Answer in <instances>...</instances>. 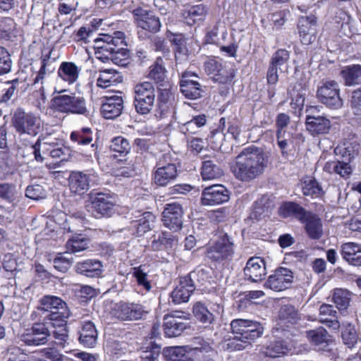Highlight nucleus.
<instances>
[{
	"instance_id": "f257e3e1",
	"label": "nucleus",
	"mask_w": 361,
	"mask_h": 361,
	"mask_svg": "<svg viewBox=\"0 0 361 361\" xmlns=\"http://www.w3.org/2000/svg\"><path fill=\"white\" fill-rule=\"evenodd\" d=\"M268 157L257 147H249L236 157L231 166L234 176L244 182H249L261 175L267 168Z\"/></svg>"
},
{
	"instance_id": "f03ea898",
	"label": "nucleus",
	"mask_w": 361,
	"mask_h": 361,
	"mask_svg": "<svg viewBox=\"0 0 361 361\" xmlns=\"http://www.w3.org/2000/svg\"><path fill=\"white\" fill-rule=\"evenodd\" d=\"M279 214L283 218L294 217L304 225L305 232L310 240H318L323 235L322 221L319 215L296 202H283L279 207Z\"/></svg>"
},
{
	"instance_id": "7ed1b4c3",
	"label": "nucleus",
	"mask_w": 361,
	"mask_h": 361,
	"mask_svg": "<svg viewBox=\"0 0 361 361\" xmlns=\"http://www.w3.org/2000/svg\"><path fill=\"white\" fill-rule=\"evenodd\" d=\"M235 250L233 237L226 232H221L216 239L210 240L207 244L205 257L212 262L224 265L233 259Z\"/></svg>"
},
{
	"instance_id": "20e7f679",
	"label": "nucleus",
	"mask_w": 361,
	"mask_h": 361,
	"mask_svg": "<svg viewBox=\"0 0 361 361\" xmlns=\"http://www.w3.org/2000/svg\"><path fill=\"white\" fill-rule=\"evenodd\" d=\"M59 94L51 99L53 108L61 113L80 114L85 116L89 115L86 100L83 97L77 96L75 93H68L67 90H54Z\"/></svg>"
},
{
	"instance_id": "39448f33",
	"label": "nucleus",
	"mask_w": 361,
	"mask_h": 361,
	"mask_svg": "<svg viewBox=\"0 0 361 361\" xmlns=\"http://www.w3.org/2000/svg\"><path fill=\"white\" fill-rule=\"evenodd\" d=\"M203 70L209 78L219 84L231 85L235 76L234 68L228 67L222 59L209 56H207L203 63Z\"/></svg>"
},
{
	"instance_id": "423d86ee",
	"label": "nucleus",
	"mask_w": 361,
	"mask_h": 361,
	"mask_svg": "<svg viewBox=\"0 0 361 361\" xmlns=\"http://www.w3.org/2000/svg\"><path fill=\"white\" fill-rule=\"evenodd\" d=\"M11 123L17 133L35 137L42 130V121L39 115L17 109L13 113Z\"/></svg>"
},
{
	"instance_id": "0eeeda50",
	"label": "nucleus",
	"mask_w": 361,
	"mask_h": 361,
	"mask_svg": "<svg viewBox=\"0 0 361 361\" xmlns=\"http://www.w3.org/2000/svg\"><path fill=\"white\" fill-rule=\"evenodd\" d=\"M157 104L155 116L159 118L173 114L176 104V87L166 82L157 87Z\"/></svg>"
},
{
	"instance_id": "6e6552de",
	"label": "nucleus",
	"mask_w": 361,
	"mask_h": 361,
	"mask_svg": "<svg viewBox=\"0 0 361 361\" xmlns=\"http://www.w3.org/2000/svg\"><path fill=\"white\" fill-rule=\"evenodd\" d=\"M231 328L236 339L248 343L260 337L263 333V327L259 322L248 319H234L231 323Z\"/></svg>"
},
{
	"instance_id": "1a4fd4ad",
	"label": "nucleus",
	"mask_w": 361,
	"mask_h": 361,
	"mask_svg": "<svg viewBox=\"0 0 361 361\" xmlns=\"http://www.w3.org/2000/svg\"><path fill=\"white\" fill-rule=\"evenodd\" d=\"M318 100L330 109H338L343 106L340 88L337 82L328 80L322 82L317 90Z\"/></svg>"
},
{
	"instance_id": "9d476101",
	"label": "nucleus",
	"mask_w": 361,
	"mask_h": 361,
	"mask_svg": "<svg viewBox=\"0 0 361 361\" xmlns=\"http://www.w3.org/2000/svg\"><path fill=\"white\" fill-rule=\"evenodd\" d=\"M320 109L317 106H309L306 108V130L313 136L327 134L331 128L329 118L319 116Z\"/></svg>"
},
{
	"instance_id": "9b49d317",
	"label": "nucleus",
	"mask_w": 361,
	"mask_h": 361,
	"mask_svg": "<svg viewBox=\"0 0 361 361\" xmlns=\"http://www.w3.org/2000/svg\"><path fill=\"white\" fill-rule=\"evenodd\" d=\"M200 271H192L185 276L179 277V283L171 293L172 301L175 304H181L189 300L195 289L194 279Z\"/></svg>"
},
{
	"instance_id": "f8f14e48",
	"label": "nucleus",
	"mask_w": 361,
	"mask_h": 361,
	"mask_svg": "<svg viewBox=\"0 0 361 361\" xmlns=\"http://www.w3.org/2000/svg\"><path fill=\"white\" fill-rule=\"evenodd\" d=\"M293 279V272L290 269L280 267L269 276L264 286L276 292L283 291L291 287Z\"/></svg>"
},
{
	"instance_id": "ddd939ff",
	"label": "nucleus",
	"mask_w": 361,
	"mask_h": 361,
	"mask_svg": "<svg viewBox=\"0 0 361 361\" xmlns=\"http://www.w3.org/2000/svg\"><path fill=\"white\" fill-rule=\"evenodd\" d=\"M183 209L180 203L166 204L161 214L164 226L174 232L180 231L183 228Z\"/></svg>"
},
{
	"instance_id": "4468645a",
	"label": "nucleus",
	"mask_w": 361,
	"mask_h": 361,
	"mask_svg": "<svg viewBox=\"0 0 361 361\" xmlns=\"http://www.w3.org/2000/svg\"><path fill=\"white\" fill-rule=\"evenodd\" d=\"M52 327L44 321L33 324L29 332L22 335L21 341L28 346H38L47 342Z\"/></svg>"
},
{
	"instance_id": "2eb2a0df",
	"label": "nucleus",
	"mask_w": 361,
	"mask_h": 361,
	"mask_svg": "<svg viewBox=\"0 0 361 361\" xmlns=\"http://www.w3.org/2000/svg\"><path fill=\"white\" fill-rule=\"evenodd\" d=\"M290 56V51L286 49L280 48L274 51L269 60L267 71V82L269 85H275L279 81V69L287 64Z\"/></svg>"
},
{
	"instance_id": "dca6fc26",
	"label": "nucleus",
	"mask_w": 361,
	"mask_h": 361,
	"mask_svg": "<svg viewBox=\"0 0 361 361\" xmlns=\"http://www.w3.org/2000/svg\"><path fill=\"white\" fill-rule=\"evenodd\" d=\"M154 87L152 82L137 84V113L148 114L154 102Z\"/></svg>"
},
{
	"instance_id": "f3484780",
	"label": "nucleus",
	"mask_w": 361,
	"mask_h": 361,
	"mask_svg": "<svg viewBox=\"0 0 361 361\" xmlns=\"http://www.w3.org/2000/svg\"><path fill=\"white\" fill-rule=\"evenodd\" d=\"M184 317L178 312H172L164 316L163 331L165 336L173 338L179 336L190 327L183 322Z\"/></svg>"
},
{
	"instance_id": "a211bd4d",
	"label": "nucleus",
	"mask_w": 361,
	"mask_h": 361,
	"mask_svg": "<svg viewBox=\"0 0 361 361\" xmlns=\"http://www.w3.org/2000/svg\"><path fill=\"white\" fill-rule=\"evenodd\" d=\"M230 192L223 185L206 187L202 192L201 204L204 206L221 204L229 200Z\"/></svg>"
},
{
	"instance_id": "6ab92c4d",
	"label": "nucleus",
	"mask_w": 361,
	"mask_h": 361,
	"mask_svg": "<svg viewBox=\"0 0 361 361\" xmlns=\"http://www.w3.org/2000/svg\"><path fill=\"white\" fill-rule=\"evenodd\" d=\"M245 279L252 283L263 281L267 275L266 262L260 257H250L243 269Z\"/></svg>"
},
{
	"instance_id": "aec40b11",
	"label": "nucleus",
	"mask_w": 361,
	"mask_h": 361,
	"mask_svg": "<svg viewBox=\"0 0 361 361\" xmlns=\"http://www.w3.org/2000/svg\"><path fill=\"white\" fill-rule=\"evenodd\" d=\"M92 212L95 218L109 216L114 212V202L109 194L99 192L92 197Z\"/></svg>"
},
{
	"instance_id": "412c9836",
	"label": "nucleus",
	"mask_w": 361,
	"mask_h": 361,
	"mask_svg": "<svg viewBox=\"0 0 361 361\" xmlns=\"http://www.w3.org/2000/svg\"><path fill=\"white\" fill-rule=\"evenodd\" d=\"M317 18L311 15L301 16L298 19V30L300 41L304 44H310L316 39L317 32Z\"/></svg>"
},
{
	"instance_id": "4be33fe9",
	"label": "nucleus",
	"mask_w": 361,
	"mask_h": 361,
	"mask_svg": "<svg viewBox=\"0 0 361 361\" xmlns=\"http://www.w3.org/2000/svg\"><path fill=\"white\" fill-rule=\"evenodd\" d=\"M114 32V35L108 34H101L100 37L94 39L95 56L97 59L105 63V59L108 57V53L113 51V45L116 46L121 43V37H118Z\"/></svg>"
},
{
	"instance_id": "5701e85b",
	"label": "nucleus",
	"mask_w": 361,
	"mask_h": 361,
	"mask_svg": "<svg viewBox=\"0 0 361 361\" xmlns=\"http://www.w3.org/2000/svg\"><path fill=\"white\" fill-rule=\"evenodd\" d=\"M360 149V144L356 133L351 132L348 137L344 138L343 142L338 145L336 150L338 151V154L343 159L351 162L359 155Z\"/></svg>"
},
{
	"instance_id": "b1692460",
	"label": "nucleus",
	"mask_w": 361,
	"mask_h": 361,
	"mask_svg": "<svg viewBox=\"0 0 361 361\" xmlns=\"http://www.w3.org/2000/svg\"><path fill=\"white\" fill-rule=\"evenodd\" d=\"M161 22L159 17L156 16L152 11L145 10L142 13L141 8H137V27L149 34H154L159 31Z\"/></svg>"
},
{
	"instance_id": "393cba45",
	"label": "nucleus",
	"mask_w": 361,
	"mask_h": 361,
	"mask_svg": "<svg viewBox=\"0 0 361 361\" xmlns=\"http://www.w3.org/2000/svg\"><path fill=\"white\" fill-rule=\"evenodd\" d=\"M208 10L204 4L186 5L181 10V18L189 26L202 22L205 20Z\"/></svg>"
},
{
	"instance_id": "a878e982",
	"label": "nucleus",
	"mask_w": 361,
	"mask_h": 361,
	"mask_svg": "<svg viewBox=\"0 0 361 361\" xmlns=\"http://www.w3.org/2000/svg\"><path fill=\"white\" fill-rule=\"evenodd\" d=\"M92 175L82 171H72L68 178V185L72 193L82 195L90 187Z\"/></svg>"
},
{
	"instance_id": "bb28decb",
	"label": "nucleus",
	"mask_w": 361,
	"mask_h": 361,
	"mask_svg": "<svg viewBox=\"0 0 361 361\" xmlns=\"http://www.w3.org/2000/svg\"><path fill=\"white\" fill-rule=\"evenodd\" d=\"M178 176L177 166L175 164L169 163L161 166V161L157 164L154 173V182L158 186H166Z\"/></svg>"
},
{
	"instance_id": "cd10ccee",
	"label": "nucleus",
	"mask_w": 361,
	"mask_h": 361,
	"mask_svg": "<svg viewBox=\"0 0 361 361\" xmlns=\"http://www.w3.org/2000/svg\"><path fill=\"white\" fill-rule=\"evenodd\" d=\"M274 207V200L267 195H263L254 202L249 217L252 220H261L269 216Z\"/></svg>"
},
{
	"instance_id": "c85d7f7f",
	"label": "nucleus",
	"mask_w": 361,
	"mask_h": 361,
	"mask_svg": "<svg viewBox=\"0 0 361 361\" xmlns=\"http://www.w3.org/2000/svg\"><path fill=\"white\" fill-rule=\"evenodd\" d=\"M116 35L121 37V43H118L116 46L113 45V51H110L108 53V57L105 59V63L112 61L114 63L125 66L128 64V60L130 57V51L128 49L124 48L126 44L124 41V34L121 32H117Z\"/></svg>"
},
{
	"instance_id": "c756f323",
	"label": "nucleus",
	"mask_w": 361,
	"mask_h": 361,
	"mask_svg": "<svg viewBox=\"0 0 361 361\" xmlns=\"http://www.w3.org/2000/svg\"><path fill=\"white\" fill-rule=\"evenodd\" d=\"M51 307H57L61 309L62 317L66 314V303L60 298L53 295H44L39 300V305L37 307V310L31 314L32 319L42 314V312L48 311Z\"/></svg>"
},
{
	"instance_id": "7c9ffc66",
	"label": "nucleus",
	"mask_w": 361,
	"mask_h": 361,
	"mask_svg": "<svg viewBox=\"0 0 361 361\" xmlns=\"http://www.w3.org/2000/svg\"><path fill=\"white\" fill-rule=\"evenodd\" d=\"M305 334L310 344L317 350H324L331 341V336L323 326L306 331Z\"/></svg>"
},
{
	"instance_id": "2f4dec72",
	"label": "nucleus",
	"mask_w": 361,
	"mask_h": 361,
	"mask_svg": "<svg viewBox=\"0 0 361 361\" xmlns=\"http://www.w3.org/2000/svg\"><path fill=\"white\" fill-rule=\"evenodd\" d=\"M340 253L348 264L361 267V244L354 242L343 243L341 246Z\"/></svg>"
},
{
	"instance_id": "473e14b6",
	"label": "nucleus",
	"mask_w": 361,
	"mask_h": 361,
	"mask_svg": "<svg viewBox=\"0 0 361 361\" xmlns=\"http://www.w3.org/2000/svg\"><path fill=\"white\" fill-rule=\"evenodd\" d=\"M180 90L183 95L189 99H197L202 97L203 90L197 80L188 78V74L183 73L180 80Z\"/></svg>"
},
{
	"instance_id": "72a5a7b5",
	"label": "nucleus",
	"mask_w": 361,
	"mask_h": 361,
	"mask_svg": "<svg viewBox=\"0 0 361 361\" xmlns=\"http://www.w3.org/2000/svg\"><path fill=\"white\" fill-rule=\"evenodd\" d=\"M123 104L121 97L106 98L101 106V114L106 119H114L121 115L123 109Z\"/></svg>"
},
{
	"instance_id": "f704fd0d",
	"label": "nucleus",
	"mask_w": 361,
	"mask_h": 361,
	"mask_svg": "<svg viewBox=\"0 0 361 361\" xmlns=\"http://www.w3.org/2000/svg\"><path fill=\"white\" fill-rule=\"evenodd\" d=\"M59 312H61V309L57 307H51L48 311L42 312L39 317L40 321H44L49 324L52 328L62 327L67 324L66 319L70 316V310L66 305V315L63 317Z\"/></svg>"
},
{
	"instance_id": "c9c22d12",
	"label": "nucleus",
	"mask_w": 361,
	"mask_h": 361,
	"mask_svg": "<svg viewBox=\"0 0 361 361\" xmlns=\"http://www.w3.org/2000/svg\"><path fill=\"white\" fill-rule=\"evenodd\" d=\"M109 312L112 318L123 321L132 320L135 314L133 304L124 302H111Z\"/></svg>"
},
{
	"instance_id": "e433bc0d",
	"label": "nucleus",
	"mask_w": 361,
	"mask_h": 361,
	"mask_svg": "<svg viewBox=\"0 0 361 361\" xmlns=\"http://www.w3.org/2000/svg\"><path fill=\"white\" fill-rule=\"evenodd\" d=\"M338 312L334 307L329 304H322L319 307V322L334 330L340 329Z\"/></svg>"
},
{
	"instance_id": "4c0bfd02",
	"label": "nucleus",
	"mask_w": 361,
	"mask_h": 361,
	"mask_svg": "<svg viewBox=\"0 0 361 361\" xmlns=\"http://www.w3.org/2000/svg\"><path fill=\"white\" fill-rule=\"evenodd\" d=\"M123 81L121 73L112 69H99V76L97 79V85L101 88H107L115 86Z\"/></svg>"
},
{
	"instance_id": "58836bf2",
	"label": "nucleus",
	"mask_w": 361,
	"mask_h": 361,
	"mask_svg": "<svg viewBox=\"0 0 361 361\" xmlns=\"http://www.w3.org/2000/svg\"><path fill=\"white\" fill-rule=\"evenodd\" d=\"M166 73L164 59L159 56L149 67L147 78L153 80L157 85V87H160L162 84L170 82L166 80Z\"/></svg>"
},
{
	"instance_id": "ea45409f",
	"label": "nucleus",
	"mask_w": 361,
	"mask_h": 361,
	"mask_svg": "<svg viewBox=\"0 0 361 361\" xmlns=\"http://www.w3.org/2000/svg\"><path fill=\"white\" fill-rule=\"evenodd\" d=\"M77 273L90 278L98 277L102 274V264L97 259H87L75 265Z\"/></svg>"
},
{
	"instance_id": "a19ab883",
	"label": "nucleus",
	"mask_w": 361,
	"mask_h": 361,
	"mask_svg": "<svg viewBox=\"0 0 361 361\" xmlns=\"http://www.w3.org/2000/svg\"><path fill=\"white\" fill-rule=\"evenodd\" d=\"M279 324L281 326H293L300 319L298 311L292 305H282L278 313Z\"/></svg>"
},
{
	"instance_id": "79ce46f5",
	"label": "nucleus",
	"mask_w": 361,
	"mask_h": 361,
	"mask_svg": "<svg viewBox=\"0 0 361 361\" xmlns=\"http://www.w3.org/2000/svg\"><path fill=\"white\" fill-rule=\"evenodd\" d=\"M151 239L150 247L154 251L171 248L176 240V237L168 231L156 232Z\"/></svg>"
},
{
	"instance_id": "37998d69",
	"label": "nucleus",
	"mask_w": 361,
	"mask_h": 361,
	"mask_svg": "<svg viewBox=\"0 0 361 361\" xmlns=\"http://www.w3.org/2000/svg\"><path fill=\"white\" fill-rule=\"evenodd\" d=\"M301 191L304 196L310 197L312 199L322 198L324 195V191L322 185L314 177H308L301 183Z\"/></svg>"
},
{
	"instance_id": "c03bdc74",
	"label": "nucleus",
	"mask_w": 361,
	"mask_h": 361,
	"mask_svg": "<svg viewBox=\"0 0 361 361\" xmlns=\"http://www.w3.org/2000/svg\"><path fill=\"white\" fill-rule=\"evenodd\" d=\"M79 341L85 347L92 348L97 340V331L92 322H85L80 331Z\"/></svg>"
},
{
	"instance_id": "a18cd8bd",
	"label": "nucleus",
	"mask_w": 361,
	"mask_h": 361,
	"mask_svg": "<svg viewBox=\"0 0 361 361\" xmlns=\"http://www.w3.org/2000/svg\"><path fill=\"white\" fill-rule=\"evenodd\" d=\"M190 347L171 346L164 350V355L169 361H193Z\"/></svg>"
},
{
	"instance_id": "49530a36",
	"label": "nucleus",
	"mask_w": 361,
	"mask_h": 361,
	"mask_svg": "<svg viewBox=\"0 0 361 361\" xmlns=\"http://www.w3.org/2000/svg\"><path fill=\"white\" fill-rule=\"evenodd\" d=\"M80 72V68L73 62H62L58 69V75L69 84L75 82Z\"/></svg>"
},
{
	"instance_id": "de8ad7c7",
	"label": "nucleus",
	"mask_w": 361,
	"mask_h": 361,
	"mask_svg": "<svg viewBox=\"0 0 361 361\" xmlns=\"http://www.w3.org/2000/svg\"><path fill=\"white\" fill-rule=\"evenodd\" d=\"M340 75L345 86H353L359 83L361 78V65L353 64L344 66L340 72Z\"/></svg>"
},
{
	"instance_id": "09e8293b",
	"label": "nucleus",
	"mask_w": 361,
	"mask_h": 361,
	"mask_svg": "<svg viewBox=\"0 0 361 361\" xmlns=\"http://www.w3.org/2000/svg\"><path fill=\"white\" fill-rule=\"evenodd\" d=\"M137 217V237H139L152 229L156 216L151 212H145Z\"/></svg>"
},
{
	"instance_id": "8fccbe9b",
	"label": "nucleus",
	"mask_w": 361,
	"mask_h": 361,
	"mask_svg": "<svg viewBox=\"0 0 361 361\" xmlns=\"http://www.w3.org/2000/svg\"><path fill=\"white\" fill-rule=\"evenodd\" d=\"M224 174L223 170L212 160L202 161L201 176L203 180H213L221 177Z\"/></svg>"
},
{
	"instance_id": "3c124183",
	"label": "nucleus",
	"mask_w": 361,
	"mask_h": 361,
	"mask_svg": "<svg viewBox=\"0 0 361 361\" xmlns=\"http://www.w3.org/2000/svg\"><path fill=\"white\" fill-rule=\"evenodd\" d=\"M138 350L141 361H158L161 354V346L154 341H149L146 346H141Z\"/></svg>"
},
{
	"instance_id": "603ef678",
	"label": "nucleus",
	"mask_w": 361,
	"mask_h": 361,
	"mask_svg": "<svg viewBox=\"0 0 361 361\" xmlns=\"http://www.w3.org/2000/svg\"><path fill=\"white\" fill-rule=\"evenodd\" d=\"M192 313L195 317L203 324H210L214 320V314L201 302H197L193 305Z\"/></svg>"
},
{
	"instance_id": "864d4df0",
	"label": "nucleus",
	"mask_w": 361,
	"mask_h": 361,
	"mask_svg": "<svg viewBox=\"0 0 361 361\" xmlns=\"http://www.w3.org/2000/svg\"><path fill=\"white\" fill-rule=\"evenodd\" d=\"M341 338L343 343L349 348H353L358 341V334L351 324H343L341 330Z\"/></svg>"
},
{
	"instance_id": "5fc2aeb1",
	"label": "nucleus",
	"mask_w": 361,
	"mask_h": 361,
	"mask_svg": "<svg viewBox=\"0 0 361 361\" xmlns=\"http://www.w3.org/2000/svg\"><path fill=\"white\" fill-rule=\"evenodd\" d=\"M195 339V343L197 345L194 348L190 347L191 356H195L198 360H200V355L202 356L204 355H210L211 353L214 352V350L209 342L201 338H196Z\"/></svg>"
},
{
	"instance_id": "6e6d98bb",
	"label": "nucleus",
	"mask_w": 361,
	"mask_h": 361,
	"mask_svg": "<svg viewBox=\"0 0 361 361\" xmlns=\"http://www.w3.org/2000/svg\"><path fill=\"white\" fill-rule=\"evenodd\" d=\"M89 243V238L78 234L68 240L66 247L70 252L75 253L87 249Z\"/></svg>"
},
{
	"instance_id": "4d7b16f0",
	"label": "nucleus",
	"mask_w": 361,
	"mask_h": 361,
	"mask_svg": "<svg viewBox=\"0 0 361 361\" xmlns=\"http://www.w3.org/2000/svg\"><path fill=\"white\" fill-rule=\"evenodd\" d=\"M70 138L79 145H87L92 142V132L89 128H82L72 132Z\"/></svg>"
},
{
	"instance_id": "13d9d810",
	"label": "nucleus",
	"mask_w": 361,
	"mask_h": 361,
	"mask_svg": "<svg viewBox=\"0 0 361 361\" xmlns=\"http://www.w3.org/2000/svg\"><path fill=\"white\" fill-rule=\"evenodd\" d=\"M288 350L287 345L282 340H274L270 342L264 351L265 355L270 357H276L283 355Z\"/></svg>"
},
{
	"instance_id": "bf43d9fd",
	"label": "nucleus",
	"mask_w": 361,
	"mask_h": 361,
	"mask_svg": "<svg viewBox=\"0 0 361 361\" xmlns=\"http://www.w3.org/2000/svg\"><path fill=\"white\" fill-rule=\"evenodd\" d=\"M17 197L16 186L13 183H0V199L13 203Z\"/></svg>"
},
{
	"instance_id": "052dcab7",
	"label": "nucleus",
	"mask_w": 361,
	"mask_h": 361,
	"mask_svg": "<svg viewBox=\"0 0 361 361\" xmlns=\"http://www.w3.org/2000/svg\"><path fill=\"white\" fill-rule=\"evenodd\" d=\"M332 300L338 309L345 310L350 302L348 292L341 288H336L334 290Z\"/></svg>"
},
{
	"instance_id": "680f3d73",
	"label": "nucleus",
	"mask_w": 361,
	"mask_h": 361,
	"mask_svg": "<svg viewBox=\"0 0 361 361\" xmlns=\"http://www.w3.org/2000/svg\"><path fill=\"white\" fill-rule=\"evenodd\" d=\"M110 149L120 155H126L130 149V146L128 140L119 136L112 139Z\"/></svg>"
},
{
	"instance_id": "e2e57ef3",
	"label": "nucleus",
	"mask_w": 361,
	"mask_h": 361,
	"mask_svg": "<svg viewBox=\"0 0 361 361\" xmlns=\"http://www.w3.org/2000/svg\"><path fill=\"white\" fill-rule=\"evenodd\" d=\"M12 67V61L8 51L0 46V75L8 73Z\"/></svg>"
},
{
	"instance_id": "0e129e2a",
	"label": "nucleus",
	"mask_w": 361,
	"mask_h": 361,
	"mask_svg": "<svg viewBox=\"0 0 361 361\" xmlns=\"http://www.w3.org/2000/svg\"><path fill=\"white\" fill-rule=\"evenodd\" d=\"M226 128V118L222 117L219 119V127L211 132L209 137V142L215 145V147H218L221 141L224 136V129Z\"/></svg>"
},
{
	"instance_id": "69168bd1",
	"label": "nucleus",
	"mask_w": 361,
	"mask_h": 361,
	"mask_svg": "<svg viewBox=\"0 0 361 361\" xmlns=\"http://www.w3.org/2000/svg\"><path fill=\"white\" fill-rule=\"evenodd\" d=\"M40 353L45 357L46 360L39 359L38 361H68V358L61 354L54 348H46L42 349Z\"/></svg>"
},
{
	"instance_id": "338daca9",
	"label": "nucleus",
	"mask_w": 361,
	"mask_h": 361,
	"mask_svg": "<svg viewBox=\"0 0 361 361\" xmlns=\"http://www.w3.org/2000/svg\"><path fill=\"white\" fill-rule=\"evenodd\" d=\"M264 295V293L262 290H251L249 291L245 297L239 300L238 309L240 310H245L248 306L252 305V300L262 298Z\"/></svg>"
},
{
	"instance_id": "774afa93",
	"label": "nucleus",
	"mask_w": 361,
	"mask_h": 361,
	"mask_svg": "<svg viewBox=\"0 0 361 361\" xmlns=\"http://www.w3.org/2000/svg\"><path fill=\"white\" fill-rule=\"evenodd\" d=\"M350 106L355 115H361V86L353 91Z\"/></svg>"
}]
</instances>
